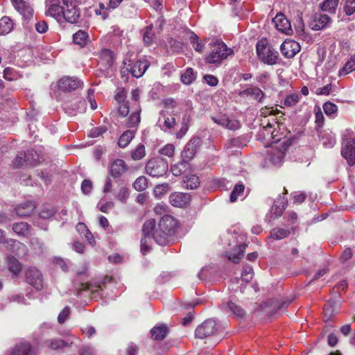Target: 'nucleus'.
I'll use <instances>...</instances> for the list:
<instances>
[{"mask_svg": "<svg viewBox=\"0 0 355 355\" xmlns=\"http://www.w3.org/2000/svg\"><path fill=\"white\" fill-rule=\"evenodd\" d=\"M35 209V205L31 201H27L24 203L17 205L15 211L19 217H28L31 215Z\"/></svg>", "mask_w": 355, "mask_h": 355, "instance_id": "27", "label": "nucleus"}, {"mask_svg": "<svg viewBox=\"0 0 355 355\" xmlns=\"http://www.w3.org/2000/svg\"><path fill=\"white\" fill-rule=\"evenodd\" d=\"M272 22L279 31L288 35L293 33L291 22L284 14L278 13L273 18Z\"/></svg>", "mask_w": 355, "mask_h": 355, "instance_id": "18", "label": "nucleus"}, {"mask_svg": "<svg viewBox=\"0 0 355 355\" xmlns=\"http://www.w3.org/2000/svg\"><path fill=\"white\" fill-rule=\"evenodd\" d=\"M233 54L234 50L229 48L222 40L214 38L208 42V51L205 56V62L218 67Z\"/></svg>", "mask_w": 355, "mask_h": 355, "instance_id": "1", "label": "nucleus"}, {"mask_svg": "<svg viewBox=\"0 0 355 355\" xmlns=\"http://www.w3.org/2000/svg\"><path fill=\"white\" fill-rule=\"evenodd\" d=\"M26 166H35L43 160L42 157L34 150H28L26 152Z\"/></svg>", "mask_w": 355, "mask_h": 355, "instance_id": "33", "label": "nucleus"}, {"mask_svg": "<svg viewBox=\"0 0 355 355\" xmlns=\"http://www.w3.org/2000/svg\"><path fill=\"white\" fill-rule=\"evenodd\" d=\"M300 98V94L298 92L288 94L284 101V105L288 107H293L299 102Z\"/></svg>", "mask_w": 355, "mask_h": 355, "instance_id": "47", "label": "nucleus"}, {"mask_svg": "<svg viewBox=\"0 0 355 355\" xmlns=\"http://www.w3.org/2000/svg\"><path fill=\"white\" fill-rule=\"evenodd\" d=\"M63 108L68 114L75 115L77 113H84L87 109V104L84 99L77 98L74 102H64L63 103Z\"/></svg>", "mask_w": 355, "mask_h": 355, "instance_id": "16", "label": "nucleus"}, {"mask_svg": "<svg viewBox=\"0 0 355 355\" xmlns=\"http://www.w3.org/2000/svg\"><path fill=\"white\" fill-rule=\"evenodd\" d=\"M200 145L201 139L199 137L191 139L184 146L182 152V161L188 164L193 158Z\"/></svg>", "mask_w": 355, "mask_h": 355, "instance_id": "15", "label": "nucleus"}, {"mask_svg": "<svg viewBox=\"0 0 355 355\" xmlns=\"http://www.w3.org/2000/svg\"><path fill=\"white\" fill-rule=\"evenodd\" d=\"M175 123V119L170 116H166L164 111L159 112V117L157 121L158 125L164 131L171 129Z\"/></svg>", "mask_w": 355, "mask_h": 355, "instance_id": "28", "label": "nucleus"}, {"mask_svg": "<svg viewBox=\"0 0 355 355\" xmlns=\"http://www.w3.org/2000/svg\"><path fill=\"white\" fill-rule=\"evenodd\" d=\"M170 203L177 207H182L189 203L190 196L184 193L175 192L169 196Z\"/></svg>", "mask_w": 355, "mask_h": 355, "instance_id": "24", "label": "nucleus"}, {"mask_svg": "<svg viewBox=\"0 0 355 355\" xmlns=\"http://www.w3.org/2000/svg\"><path fill=\"white\" fill-rule=\"evenodd\" d=\"M64 5V10L62 17V23L67 21L71 24L77 23L80 14V10L77 8L75 0H62Z\"/></svg>", "mask_w": 355, "mask_h": 355, "instance_id": "8", "label": "nucleus"}, {"mask_svg": "<svg viewBox=\"0 0 355 355\" xmlns=\"http://www.w3.org/2000/svg\"><path fill=\"white\" fill-rule=\"evenodd\" d=\"M254 272L252 267L250 265H245L243 267L241 274V279L245 282H250L253 277Z\"/></svg>", "mask_w": 355, "mask_h": 355, "instance_id": "53", "label": "nucleus"}, {"mask_svg": "<svg viewBox=\"0 0 355 355\" xmlns=\"http://www.w3.org/2000/svg\"><path fill=\"white\" fill-rule=\"evenodd\" d=\"M26 159V153H20L18 154L13 162L15 168H19L26 166L25 159Z\"/></svg>", "mask_w": 355, "mask_h": 355, "instance_id": "62", "label": "nucleus"}, {"mask_svg": "<svg viewBox=\"0 0 355 355\" xmlns=\"http://www.w3.org/2000/svg\"><path fill=\"white\" fill-rule=\"evenodd\" d=\"M291 234L289 229L275 227L270 231V237L273 239L281 240L287 238Z\"/></svg>", "mask_w": 355, "mask_h": 355, "instance_id": "40", "label": "nucleus"}, {"mask_svg": "<svg viewBox=\"0 0 355 355\" xmlns=\"http://www.w3.org/2000/svg\"><path fill=\"white\" fill-rule=\"evenodd\" d=\"M339 0H324L321 4V10L331 14L336 13Z\"/></svg>", "mask_w": 355, "mask_h": 355, "instance_id": "43", "label": "nucleus"}, {"mask_svg": "<svg viewBox=\"0 0 355 355\" xmlns=\"http://www.w3.org/2000/svg\"><path fill=\"white\" fill-rule=\"evenodd\" d=\"M131 158L134 161H139L146 156V148L143 144H139L130 153Z\"/></svg>", "mask_w": 355, "mask_h": 355, "instance_id": "42", "label": "nucleus"}, {"mask_svg": "<svg viewBox=\"0 0 355 355\" xmlns=\"http://www.w3.org/2000/svg\"><path fill=\"white\" fill-rule=\"evenodd\" d=\"M355 71V52L349 53L343 67L338 71V76H345Z\"/></svg>", "mask_w": 355, "mask_h": 355, "instance_id": "26", "label": "nucleus"}, {"mask_svg": "<svg viewBox=\"0 0 355 355\" xmlns=\"http://www.w3.org/2000/svg\"><path fill=\"white\" fill-rule=\"evenodd\" d=\"M13 21L8 17L4 16L0 19V35H5L11 32L13 28Z\"/></svg>", "mask_w": 355, "mask_h": 355, "instance_id": "37", "label": "nucleus"}, {"mask_svg": "<svg viewBox=\"0 0 355 355\" xmlns=\"http://www.w3.org/2000/svg\"><path fill=\"white\" fill-rule=\"evenodd\" d=\"M55 214L53 208L49 205H44L41 209L39 216L42 218L48 219Z\"/></svg>", "mask_w": 355, "mask_h": 355, "instance_id": "55", "label": "nucleus"}, {"mask_svg": "<svg viewBox=\"0 0 355 355\" xmlns=\"http://www.w3.org/2000/svg\"><path fill=\"white\" fill-rule=\"evenodd\" d=\"M77 274V281L78 279H80L82 277H83L84 282H80V286L78 288V295L82 291H90L92 297H97L98 296L102 295L100 293L102 291V287L101 285H93L90 284L87 281L88 274H87V267L85 265L83 267L81 270H78L76 272Z\"/></svg>", "mask_w": 355, "mask_h": 355, "instance_id": "6", "label": "nucleus"}, {"mask_svg": "<svg viewBox=\"0 0 355 355\" xmlns=\"http://www.w3.org/2000/svg\"><path fill=\"white\" fill-rule=\"evenodd\" d=\"M133 187L137 191H144L148 187L147 179H136L133 183Z\"/></svg>", "mask_w": 355, "mask_h": 355, "instance_id": "61", "label": "nucleus"}, {"mask_svg": "<svg viewBox=\"0 0 355 355\" xmlns=\"http://www.w3.org/2000/svg\"><path fill=\"white\" fill-rule=\"evenodd\" d=\"M141 108L137 107L128 119L127 126L129 128L137 127L141 121L140 117Z\"/></svg>", "mask_w": 355, "mask_h": 355, "instance_id": "44", "label": "nucleus"}, {"mask_svg": "<svg viewBox=\"0 0 355 355\" xmlns=\"http://www.w3.org/2000/svg\"><path fill=\"white\" fill-rule=\"evenodd\" d=\"M26 282L34 287L37 291H40L44 286L43 276L41 272L36 268L31 267L25 272Z\"/></svg>", "mask_w": 355, "mask_h": 355, "instance_id": "12", "label": "nucleus"}, {"mask_svg": "<svg viewBox=\"0 0 355 355\" xmlns=\"http://www.w3.org/2000/svg\"><path fill=\"white\" fill-rule=\"evenodd\" d=\"M321 140L324 147L327 148H332L336 144L335 135L331 132L324 131L321 135Z\"/></svg>", "mask_w": 355, "mask_h": 355, "instance_id": "41", "label": "nucleus"}, {"mask_svg": "<svg viewBox=\"0 0 355 355\" xmlns=\"http://www.w3.org/2000/svg\"><path fill=\"white\" fill-rule=\"evenodd\" d=\"M7 264L8 270L15 277H17L21 271V263L12 255L7 257Z\"/></svg>", "mask_w": 355, "mask_h": 355, "instance_id": "32", "label": "nucleus"}, {"mask_svg": "<svg viewBox=\"0 0 355 355\" xmlns=\"http://www.w3.org/2000/svg\"><path fill=\"white\" fill-rule=\"evenodd\" d=\"M170 234L168 233L161 231L159 228L157 227L153 232L152 237L157 244L165 245L168 242V236Z\"/></svg>", "mask_w": 355, "mask_h": 355, "instance_id": "38", "label": "nucleus"}, {"mask_svg": "<svg viewBox=\"0 0 355 355\" xmlns=\"http://www.w3.org/2000/svg\"><path fill=\"white\" fill-rule=\"evenodd\" d=\"M14 8L24 17L30 19L33 16L32 8L24 0H10Z\"/></svg>", "mask_w": 355, "mask_h": 355, "instance_id": "23", "label": "nucleus"}, {"mask_svg": "<svg viewBox=\"0 0 355 355\" xmlns=\"http://www.w3.org/2000/svg\"><path fill=\"white\" fill-rule=\"evenodd\" d=\"M191 44L194 50L197 52L202 53L205 46V42H209L210 40H205L204 42L199 41L198 37L196 34H193L191 36Z\"/></svg>", "mask_w": 355, "mask_h": 355, "instance_id": "50", "label": "nucleus"}, {"mask_svg": "<svg viewBox=\"0 0 355 355\" xmlns=\"http://www.w3.org/2000/svg\"><path fill=\"white\" fill-rule=\"evenodd\" d=\"M168 165L160 158L150 159L146 166V173L152 178H161L166 173Z\"/></svg>", "mask_w": 355, "mask_h": 355, "instance_id": "9", "label": "nucleus"}, {"mask_svg": "<svg viewBox=\"0 0 355 355\" xmlns=\"http://www.w3.org/2000/svg\"><path fill=\"white\" fill-rule=\"evenodd\" d=\"M188 164L185 163L184 161L181 162L174 164L171 166V171L174 176H179L182 175V172L187 167Z\"/></svg>", "mask_w": 355, "mask_h": 355, "instance_id": "58", "label": "nucleus"}, {"mask_svg": "<svg viewBox=\"0 0 355 355\" xmlns=\"http://www.w3.org/2000/svg\"><path fill=\"white\" fill-rule=\"evenodd\" d=\"M247 139L245 137H238L234 138L227 142L225 144V147L227 148H243L246 146Z\"/></svg>", "mask_w": 355, "mask_h": 355, "instance_id": "45", "label": "nucleus"}, {"mask_svg": "<svg viewBox=\"0 0 355 355\" xmlns=\"http://www.w3.org/2000/svg\"><path fill=\"white\" fill-rule=\"evenodd\" d=\"M338 311V308L335 302H328L324 306V316L327 320H329Z\"/></svg>", "mask_w": 355, "mask_h": 355, "instance_id": "49", "label": "nucleus"}, {"mask_svg": "<svg viewBox=\"0 0 355 355\" xmlns=\"http://www.w3.org/2000/svg\"><path fill=\"white\" fill-rule=\"evenodd\" d=\"M196 79V75L192 68H188L181 76V80L184 85H189Z\"/></svg>", "mask_w": 355, "mask_h": 355, "instance_id": "51", "label": "nucleus"}, {"mask_svg": "<svg viewBox=\"0 0 355 355\" xmlns=\"http://www.w3.org/2000/svg\"><path fill=\"white\" fill-rule=\"evenodd\" d=\"M128 169V167L123 159H116L110 164L109 171L113 178H119L123 175Z\"/></svg>", "mask_w": 355, "mask_h": 355, "instance_id": "21", "label": "nucleus"}, {"mask_svg": "<svg viewBox=\"0 0 355 355\" xmlns=\"http://www.w3.org/2000/svg\"><path fill=\"white\" fill-rule=\"evenodd\" d=\"M199 185V179H183L182 182V186L186 189H195Z\"/></svg>", "mask_w": 355, "mask_h": 355, "instance_id": "54", "label": "nucleus"}, {"mask_svg": "<svg viewBox=\"0 0 355 355\" xmlns=\"http://www.w3.org/2000/svg\"><path fill=\"white\" fill-rule=\"evenodd\" d=\"M245 187L243 184H237L234 187L230 194V201L235 202L238 197L241 196L244 192Z\"/></svg>", "mask_w": 355, "mask_h": 355, "instance_id": "56", "label": "nucleus"}, {"mask_svg": "<svg viewBox=\"0 0 355 355\" xmlns=\"http://www.w3.org/2000/svg\"><path fill=\"white\" fill-rule=\"evenodd\" d=\"M291 143L284 139L282 141L272 144L266 150L264 160L266 164L280 166L285 157Z\"/></svg>", "mask_w": 355, "mask_h": 355, "instance_id": "2", "label": "nucleus"}, {"mask_svg": "<svg viewBox=\"0 0 355 355\" xmlns=\"http://www.w3.org/2000/svg\"><path fill=\"white\" fill-rule=\"evenodd\" d=\"M280 51L285 58H291L300 51V45L295 41L286 40L281 44Z\"/></svg>", "mask_w": 355, "mask_h": 355, "instance_id": "17", "label": "nucleus"}, {"mask_svg": "<svg viewBox=\"0 0 355 355\" xmlns=\"http://www.w3.org/2000/svg\"><path fill=\"white\" fill-rule=\"evenodd\" d=\"M241 96H250L252 98L261 102L264 97L263 92L256 86L250 85L239 92Z\"/></svg>", "mask_w": 355, "mask_h": 355, "instance_id": "25", "label": "nucleus"}, {"mask_svg": "<svg viewBox=\"0 0 355 355\" xmlns=\"http://www.w3.org/2000/svg\"><path fill=\"white\" fill-rule=\"evenodd\" d=\"M211 119L215 123L230 130H236L241 127L240 121L232 114L219 113Z\"/></svg>", "mask_w": 355, "mask_h": 355, "instance_id": "7", "label": "nucleus"}, {"mask_svg": "<svg viewBox=\"0 0 355 355\" xmlns=\"http://www.w3.org/2000/svg\"><path fill=\"white\" fill-rule=\"evenodd\" d=\"M3 78L8 81H12L17 79L18 73L13 68L6 67L3 70Z\"/></svg>", "mask_w": 355, "mask_h": 355, "instance_id": "57", "label": "nucleus"}, {"mask_svg": "<svg viewBox=\"0 0 355 355\" xmlns=\"http://www.w3.org/2000/svg\"><path fill=\"white\" fill-rule=\"evenodd\" d=\"M257 53L259 60L269 65L277 62L279 53L268 44L266 40L259 41L256 46Z\"/></svg>", "mask_w": 355, "mask_h": 355, "instance_id": "4", "label": "nucleus"}, {"mask_svg": "<svg viewBox=\"0 0 355 355\" xmlns=\"http://www.w3.org/2000/svg\"><path fill=\"white\" fill-rule=\"evenodd\" d=\"M31 248L35 252V253L41 254L45 250L44 243L37 237H33L30 240Z\"/></svg>", "mask_w": 355, "mask_h": 355, "instance_id": "48", "label": "nucleus"}, {"mask_svg": "<svg viewBox=\"0 0 355 355\" xmlns=\"http://www.w3.org/2000/svg\"><path fill=\"white\" fill-rule=\"evenodd\" d=\"M127 69L135 78L141 77L149 67V62L146 60H138L137 61L125 58L123 60Z\"/></svg>", "mask_w": 355, "mask_h": 355, "instance_id": "10", "label": "nucleus"}, {"mask_svg": "<svg viewBox=\"0 0 355 355\" xmlns=\"http://www.w3.org/2000/svg\"><path fill=\"white\" fill-rule=\"evenodd\" d=\"M225 309L238 318H243L245 315V311L239 306L232 302H230L227 304Z\"/></svg>", "mask_w": 355, "mask_h": 355, "instance_id": "46", "label": "nucleus"}, {"mask_svg": "<svg viewBox=\"0 0 355 355\" xmlns=\"http://www.w3.org/2000/svg\"><path fill=\"white\" fill-rule=\"evenodd\" d=\"M83 87V82L77 77L64 76L58 83L59 90L70 92Z\"/></svg>", "mask_w": 355, "mask_h": 355, "instance_id": "13", "label": "nucleus"}, {"mask_svg": "<svg viewBox=\"0 0 355 355\" xmlns=\"http://www.w3.org/2000/svg\"><path fill=\"white\" fill-rule=\"evenodd\" d=\"M247 245L241 243L237 245V248L232 252L227 254V257L230 260L234 263H238L240 259L243 257L244 252L246 249Z\"/></svg>", "mask_w": 355, "mask_h": 355, "instance_id": "31", "label": "nucleus"}, {"mask_svg": "<svg viewBox=\"0 0 355 355\" xmlns=\"http://www.w3.org/2000/svg\"><path fill=\"white\" fill-rule=\"evenodd\" d=\"M169 191V187L167 184L157 185L154 189V193L156 196H161Z\"/></svg>", "mask_w": 355, "mask_h": 355, "instance_id": "63", "label": "nucleus"}, {"mask_svg": "<svg viewBox=\"0 0 355 355\" xmlns=\"http://www.w3.org/2000/svg\"><path fill=\"white\" fill-rule=\"evenodd\" d=\"M262 128H260L257 134V139L261 141H266L264 145L266 146L268 144H274L282 141V139L277 137L275 134L277 132L275 128L277 125L275 119L272 117L270 121L269 119L265 118L261 123Z\"/></svg>", "mask_w": 355, "mask_h": 355, "instance_id": "3", "label": "nucleus"}, {"mask_svg": "<svg viewBox=\"0 0 355 355\" xmlns=\"http://www.w3.org/2000/svg\"><path fill=\"white\" fill-rule=\"evenodd\" d=\"M135 131L129 130L125 131L119 137L118 141V145L120 148H125L131 142L132 139L135 137Z\"/></svg>", "mask_w": 355, "mask_h": 355, "instance_id": "36", "label": "nucleus"}, {"mask_svg": "<svg viewBox=\"0 0 355 355\" xmlns=\"http://www.w3.org/2000/svg\"><path fill=\"white\" fill-rule=\"evenodd\" d=\"M168 332V328L164 324L154 327L150 331L152 338L158 340L165 338Z\"/></svg>", "mask_w": 355, "mask_h": 355, "instance_id": "30", "label": "nucleus"}, {"mask_svg": "<svg viewBox=\"0 0 355 355\" xmlns=\"http://www.w3.org/2000/svg\"><path fill=\"white\" fill-rule=\"evenodd\" d=\"M155 220L154 219H150L145 222L142 227V232L144 237L150 238V234L152 231L155 228Z\"/></svg>", "mask_w": 355, "mask_h": 355, "instance_id": "52", "label": "nucleus"}, {"mask_svg": "<svg viewBox=\"0 0 355 355\" xmlns=\"http://www.w3.org/2000/svg\"><path fill=\"white\" fill-rule=\"evenodd\" d=\"M31 226L25 222L15 223L12 225V230L18 236L27 237L30 234Z\"/></svg>", "mask_w": 355, "mask_h": 355, "instance_id": "34", "label": "nucleus"}, {"mask_svg": "<svg viewBox=\"0 0 355 355\" xmlns=\"http://www.w3.org/2000/svg\"><path fill=\"white\" fill-rule=\"evenodd\" d=\"M73 40L76 44H78L81 47H84L88 44L89 37L87 32L83 30H79L73 35Z\"/></svg>", "mask_w": 355, "mask_h": 355, "instance_id": "35", "label": "nucleus"}, {"mask_svg": "<svg viewBox=\"0 0 355 355\" xmlns=\"http://www.w3.org/2000/svg\"><path fill=\"white\" fill-rule=\"evenodd\" d=\"M45 15L53 17L58 22L62 23V14L64 10V5H60V0H46Z\"/></svg>", "mask_w": 355, "mask_h": 355, "instance_id": "14", "label": "nucleus"}, {"mask_svg": "<svg viewBox=\"0 0 355 355\" xmlns=\"http://www.w3.org/2000/svg\"><path fill=\"white\" fill-rule=\"evenodd\" d=\"M341 155L349 166L355 164V138L349 137L343 139Z\"/></svg>", "mask_w": 355, "mask_h": 355, "instance_id": "11", "label": "nucleus"}, {"mask_svg": "<svg viewBox=\"0 0 355 355\" xmlns=\"http://www.w3.org/2000/svg\"><path fill=\"white\" fill-rule=\"evenodd\" d=\"M76 230L80 234H82L87 240L90 245H94L95 244V240L94 239V236L85 223H79L76 225Z\"/></svg>", "mask_w": 355, "mask_h": 355, "instance_id": "39", "label": "nucleus"}, {"mask_svg": "<svg viewBox=\"0 0 355 355\" xmlns=\"http://www.w3.org/2000/svg\"><path fill=\"white\" fill-rule=\"evenodd\" d=\"M331 22V18L325 14H315L309 22V27L313 31L325 28Z\"/></svg>", "mask_w": 355, "mask_h": 355, "instance_id": "19", "label": "nucleus"}, {"mask_svg": "<svg viewBox=\"0 0 355 355\" xmlns=\"http://www.w3.org/2000/svg\"><path fill=\"white\" fill-rule=\"evenodd\" d=\"M175 147L173 144H168L159 149V153L162 155L166 156L168 157H172L174 155Z\"/></svg>", "mask_w": 355, "mask_h": 355, "instance_id": "59", "label": "nucleus"}, {"mask_svg": "<svg viewBox=\"0 0 355 355\" xmlns=\"http://www.w3.org/2000/svg\"><path fill=\"white\" fill-rule=\"evenodd\" d=\"M220 329V326L215 320L208 319L197 327L195 336L199 339H205L217 335Z\"/></svg>", "mask_w": 355, "mask_h": 355, "instance_id": "5", "label": "nucleus"}, {"mask_svg": "<svg viewBox=\"0 0 355 355\" xmlns=\"http://www.w3.org/2000/svg\"><path fill=\"white\" fill-rule=\"evenodd\" d=\"M98 64L101 65L105 70L110 69L114 62L113 53L109 49H103L98 53Z\"/></svg>", "mask_w": 355, "mask_h": 355, "instance_id": "22", "label": "nucleus"}, {"mask_svg": "<svg viewBox=\"0 0 355 355\" xmlns=\"http://www.w3.org/2000/svg\"><path fill=\"white\" fill-rule=\"evenodd\" d=\"M323 110L324 113L329 116H332L337 112V106L330 102H327L323 105Z\"/></svg>", "mask_w": 355, "mask_h": 355, "instance_id": "60", "label": "nucleus"}, {"mask_svg": "<svg viewBox=\"0 0 355 355\" xmlns=\"http://www.w3.org/2000/svg\"><path fill=\"white\" fill-rule=\"evenodd\" d=\"M344 10L347 15H351L355 12V0H347Z\"/></svg>", "mask_w": 355, "mask_h": 355, "instance_id": "64", "label": "nucleus"}, {"mask_svg": "<svg viewBox=\"0 0 355 355\" xmlns=\"http://www.w3.org/2000/svg\"><path fill=\"white\" fill-rule=\"evenodd\" d=\"M33 352L31 345L26 342L17 344L12 349L10 355H33Z\"/></svg>", "mask_w": 355, "mask_h": 355, "instance_id": "29", "label": "nucleus"}, {"mask_svg": "<svg viewBox=\"0 0 355 355\" xmlns=\"http://www.w3.org/2000/svg\"><path fill=\"white\" fill-rule=\"evenodd\" d=\"M178 226L177 220L171 216H164L159 220L157 228L161 231H164L169 234L174 232Z\"/></svg>", "mask_w": 355, "mask_h": 355, "instance_id": "20", "label": "nucleus"}]
</instances>
